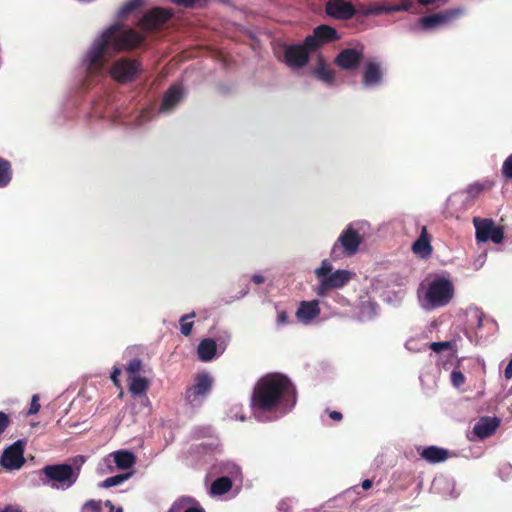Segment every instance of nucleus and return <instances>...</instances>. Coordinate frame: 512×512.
<instances>
[{"label":"nucleus","mask_w":512,"mask_h":512,"mask_svg":"<svg viewBox=\"0 0 512 512\" xmlns=\"http://www.w3.org/2000/svg\"><path fill=\"white\" fill-rule=\"evenodd\" d=\"M329 416L334 421H340L342 419V414L339 411H331Z\"/></svg>","instance_id":"obj_59"},{"label":"nucleus","mask_w":512,"mask_h":512,"mask_svg":"<svg viewBox=\"0 0 512 512\" xmlns=\"http://www.w3.org/2000/svg\"><path fill=\"white\" fill-rule=\"evenodd\" d=\"M426 229H422L421 236L413 243L412 250L414 253L419 254L422 257H427L432 252V247L429 241L425 238Z\"/></svg>","instance_id":"obj_33"},{"label":"nucleus","mask_w":512,"mask_h":512,"mask_svg":"<svg viewBox=\"0 0 512 512\" xmlns=\"http://www.w3.org/2000/svg\"><path fill=\"white\" fill-rule=\"evenodd\" d=\"M193 317H195V312H191V313L185 314V315L181 316L180 319H179V322H180V332L184 336H189L191 334V332H192L193 322L192 321H188V320L193 318Z\"/></svg>","instance_id":"obj_39"},{"label":"nucleus","mask_w":512,"mask_h":512,"mask_svg":"<svg viewBox=\"0 0 512 512\" xmlns=\"http://www.w3.org/2000/svg\"><path fill=\"white\" fill-rule=\"evenodd\" d=\"M0 512H21L18 506L15 505H7L3 509H0Z\"/></svg>","instance_id":"obj_56"},{"label":"nucleus","mask_w":512,"mask_h":512,"mask_svg":"<svg viewBox=\"0 0 512 512\" xmlns=\"http://www.w3.org/2000/svg\"><path fill=\"white\" fill-rule=\"evenodd\" d=\"M499 420L496 417H482L474 425L473 432L480 439L491 436L499 426Z\"/></svg>","instance_id":"obj_24"},{"label":"nucleus","mask_w":512,"mask_h":512,"mask_svg":"<svg viewBox=\"0 0 512 512\" xmlns=\"http://www.w3.org/2000/svg\"><path fill=\"white\" fill-rule=\"evenodd\" d=\"M325 13L336 20H349L357 14V10L351 2L344 0H329L325 4Z\"/></svg>","instance_id":"obj_19"},{"label":"nucleus","mask_w":512,"mask_h":512,"mask_svg":"<svg viewBox=\"0 0 512 512\" xmlns=\"http://www.w3.org/2000/svg\"><path fill=\"white\" fill-rule=\"evenodd\" d=\"M143 0H128L117 11L116 17L118 20L125 19L130 13L142 6Z\"/></svg>","instance_id":"obj_36"},{"label":"nucleus","mask_w":512,"mask_h":512,"mask_svg":"<svg viewBox=\"0 0 512 512\" xmlns=\"http://www.w3.org/2000/svg\"><path fill=\"white\" fill-rule=\"evenodd\" d=\"M463 14L461 8H454L445 10L443 12L434 13L431 15L423 16L418 19V23L415 26L410 27V31H431L438 27L448 25Z\"/></svg>","instance_id":"obj_8"},{"label":"nucleus","mask_w":512,"mask_h":512,"mask_svg":"<svg viewBox=\"0 0 512 512\" xmlns=\"http://www.w3.org/2000/svg\"><path fill=\"white\" fill-rule=\"evenodd\" d=\"M231 339L230 334L227 331H223L217 336V347L219 349V355H221L227 348V345Z\"/></svg>","instance_id":"obj_43"},{"label":"nucleus","mask_w":512,"mask_h":512,"mask_svg":"<svg viewBox=\"0 0 512 512\" xmlns=\"http://www.w3.org/2000/svg\"><path fill=\"white\" fill-rule=\"evenodd\" d=\"M389 4L385 3H370L362 6L357 10V14L362 16H379L382 14H389Z\"/></svg>","instance_id":"obj_32"},{"label":"nucleus","mask_w":512,"mask_h":512,"mask_svg":"<svg viewBox=\"0 0 512 512\" xmlns=\"http://www.w3.org/2000/svg\"><path fill=\"white\" fill-rule=\"evenodd\" d=\"M297 392L291 380L280 373L263 376L256 383L250 407L258 422L276 421L295 407Z\"/></svg>","instance_id":"obj_2"},{"label":"nucleus","mask_w":512,"mask_h":512,"mask_svg":"<svg viewBox=\"0 0 512 512\" xmlns=\"http://www.w3.org/2000/svg\"><path fill=\"white\" fill-rule=\"evenodd\" d=\"M10 422L9 416L5 412L0 411V435L9 427Z\"/></svg>","instance_id":"obj_51"},{"label":"nucleus","mask_w":512,"mask_h":512,"mask_svg":"<svg viewBox=\"0 0 512 512\" xmlns=\"http://www.w3.org/2000/svg\"><path fill=\"white\" fill-rule=\"evenodd\" d=\"M102 506L101 500L90 499L82 505L80 512H102Z\"/></svg>","instance_id":"obj_42"},{"label":"nucleus","mask_w":512,"mask_h":512,"mask_svg":"<svg viewBox=\"0 0 512 512\" xmlns=\"http://www.w3.org/2000/svg\"><path fill=\"white\" fill-rule=\"evenodd\" d=\"M485 261H486V254L483 253V254L479 255L477 257V259L473 262L474 268L476 270L480 269L483 266V264L485 263Z\"/></svg>","instance_id":"obj_53"},{"label":"nucleus","mask_w":512,"mask_h":512,"mask_svg":"<svg viewBox=\"0 0 512 512\" xmlns=\"http://www.w3.org/2000/svg\"><path fill=\"white\" fill-rule=\"evenodd\" d=\"M501 172L504 178L512 179V153L504 160Z\"/></svg>","instance_id":"obj_45"},{"label":"nucleus","mask_w":512,"mask_h":512,"mask_svg":"<svg viewBox=\"0 0 512 512\" xmlns=\"http://www.w3.org/2000/svg\"><path fill=\"white\" fill-rule=\"evenodd\" d=\"M451 382L457 388L463 385L465 382L463 373L459 370H453L451 372Z\"/></svg>","instance_id":"obj_47"},{"label":"nucleus","mask_w":512,"mask_h":512,"mask_svg":"<svg viewBox=\"0 0 512 512\" xmlns=\"http://www.w3.org/2000/svg\"><path fill=\"white\" fill-rule=\"evenodd\" d=\"M183 98V90L180 85H172L164 94L159 113L168 114Z\"/></svg>","instance_id":"obj_23"},{"label":"nucleus","mask_w":512,"mask_h":512,"mask_svg":"<svg viewBox=\"0 0 512 512\" xmlns=\"http://www.w3.org/2000/svg\"><path fill=\"white\" fill-rule=\"evenodd\" d=\"M473 222L478 242L492 241L495 244H499L503 241L504 232L502 228L495 225L492 219L474 218Z\"/></svg>","instance_id":"obj_12"},{"label":"nucleus","mask_w":512,"mask_h":512,"mask_svg":"<svg viewBox=\"0 0 512 512\" xmlns=\"http://www.w3.org/2000/svg\"><path fill=\"white\" fill-rule=\"evenodd\" d=\"M40 404H39V396L37 394H34L31 399L30 408L27 412L28 415H33L38 413L40 410Z\"/></svg>","instance_id":"obj_50"},{"label":"nucleus","mask_w":512,"mask_h":512,"mask_svg":"<svg viewBox=\"0 0 512 512\" xmlns=\"http://www.w3.org/2000/svg\"><path fill=\"white\" fill-rule=\"evenodd\" d=\"M144 41V36L131 28H124L114 23L104 29L92 42L83 55L79 74L80 90L68 99L66 109L81 107V113L89 117L104 119L112 124L143 126L153 117L151 110H141L133 119L127 117L126 111L110 103L104 95L106 74V55L109 51L121 52L132 50Z\"/></svg>","instance_id":"obj_1"},{"label":"nucleus","mask_w":512,"mask_h":512,"mask_svg":"<svg viewBox=\"0 0 512 512\" xmlns=\"http://www.w3.org/2000/svg\"><path fill=\"white\" fill-rule=\"evenodd\" d=\"M135 463L136 456L133 452L129 450H117L103 458L99 464V468L103 472H112V464H115L118 469L127 470L133 468Z\"/></svg>","instance_id":"obj_13"},{"label":"nucleus","mask_w":512,"mask_h":512,"mask_svg":"<svg viewBox=\"0 0 512 512\" xmlns=\"http://www.w3.org/2000/svg\"><path fill=\"white\" fill-rule=\"evenodd\" d=\"M379 306L375 302H363L360 306L359 315L362 320H371L378 314Z\"/></svg>","instance_id":"obj_37"},{"label":"nucleus","mask_w":512,"mask_h":512,"mask_svg":"<svg viewBox=\"0 0 512 512\" xmlns=\"http://www.w3.org/2000/svg\"><path fill=\"white\" fill-rule=\"evenodd\" d=\"M427 344L423 343L420 338L412 337L405 342V348L411 352H420L426 348Z\"/></svg>","instance_id":"obj_41"},{"label":"nucleus","mask_w":512,"mask_h":512,"mask_svg":"<svg viewBox=\"0 0 512 512\" xmlns=\"http://www.w3.org/2000/svg\"><path fill=\"white\" fill-rule=\"evenodd\" d=\"M12 167L8 160L0 157V188L8 186L12 180Z\"/></svg>","instance_id":"obj_35"},{"label":"nucleus","mask_w":512,"mask_h":512,"mask_svg":"<svg viewBox=\"0 0 512 512\" xmlns=\"http://www.w3.org/2000/svg\"><path fill=\"white\" fill-rule=\"evenodd\" d=\"M320 314L318 300L302 301L296 311V317L302 324H310Z\"/></svg>","instance_id":"obj_21"},{"label":"nucleus","mask_w":512,"mask_h":512,"mask_svg":"<svg viewBox=\"0 0 512 512\" xmlns=\"http://www.w3.org/2000/svg\"><path fill=\"white\" fill-rule=\"evenodd\" d=\"M485 188V185L483 183H473L467 186L466 193L470 198H476Z\"/></svg>","instance_id":"obj_44"},{"label":"nucleus","mask_w":512,"mask_h":512,"mask_svg":"<svg viewBox=\"0 0 512 512\" xmlns=\"http://www.w3.org/2000/svg\"><path fill=\"white\" fill-rule=\"evenodd\" d=\"M370 224L365 220L351 222L341 232L332 245L330 258L333 261L355 255L364 239L370 232Z\"/></svg>","instance_id":"obj_4"},{"label":"nucleus","mask_w":512,"mask_h":512,"mask_svg":"<svg viewBox=\"0 0 512 512\" xmlns=\"http://www.w3.org/2000/svg\"><path fill=\"white\" fill-rule=\"evenodd\" d=\"M167 512H205V510L193 498L184 496L175 500Z\"/></svg>","instance_id":"obj_27"},{"label":"nucleus","mask_w":512,"mask_h":512,"mask_svg":"<svg viewBox=\"0 0 512 512\" xmlns=\"http://www.w3.org/2000/svg\"><path fill=\"white\" fill-rule=\"evenodd\" d=\"M172 17V11L155 7L147 11L139 21L142 30L150 32L163 26Z\"/></svg>","instance_id":"obj_17"},{"label":"nucleus","mask_w":512,"mask_h":512,"mask_svg":"<svg viewBox=\"0 0 512 512\" xmlns=\"http://www.w3.org/2000/svg\"><path fill=\"white\" fill-rule=\"evenodd\" d=\"M232 485L230 477L220 476L212 482L209 493L211 496H222L231 490Z\"/></svg>","instance_id":"obj_31"},{"label":"nucleus","mask_w":512,"mask_h":512,"mask_svg":"<svg viewBox=\"0 0 512 512\" xmlns=\"http://www.w3.org/2000/svg\"><path fill=\"white\" fill-rule=\"evenodd\" d=\"M361 486H362V488H363L364 490H367V489L371 488V486H372V481H371L370 479H365V480H363V481H362Z\"/></svg>","instance_id":"obj_60"},{"label":"nucleus","mask_w":512,"mask_h":512,"mask_svg":"<svg viewBox=\"0 0 512 512\" xmlns=\"http://www.w3.org/2000/svg\"><path fill=\"white\" fill-rule=\"evenodd\" d=\"M512 475V465L509 463H504L499 468V476L503 480H507Z\"/></svg>","instance_id":"obj_49"},{"label":"nucleus","mask_w":512,"mask_h":512,"mask_svg":"<svg viewBox=\"0 0 512 512\" xmlns=\"http://www.w3.org/2000/svg\"><path fill=\"white\" fill-rule=\"evenodd\" d=\"M317 284L312 287L318 297H326L332 290L343 288L353 276V273L346 269H336L330 260L324 259L314 270Z\"/></svg>","instance_id":"obj_5"},{"label":"nucleus","mask_w":512,"mask_h":512,"mask_svg":"<svg viewBox=\"0 0 512 512\" xmlns=\"http://www.w3.org/2000/svg\"><path fill=\"white\" fill-rule=\"evenodd\" d=\"M228 416L231 419H234V420H239V421H244L245 420V416L243 414L242 406L241 405H233L229 409Z\"/></svg>","instance_id":"obj_46"},{"label":"nucleus","mask_w":512,"mask_h":512,"mask_svg":"<svg viewBox=\"0 0 512 512\" xmlns=\"http://www.w3.org/2000/svg\"><path fill=\"white\" fill-rule=\"evenodd\" d=\"M103 505L109 508V512H123L122 507H115L110 500H106Z\"/></svg>","instance_id":"obj_54"},{"label":"nucleus","mask_w":512,"mask_h":512,"mask_svg":"<svg viewBox=\"0 0 512 512\" xmlns=\"http://www.w3.org/2000/svg\"><path fill=\"white\" fill-rule=\"evenodd\" d=\"M129 380V391L132 395L142 396L146 402H149L146 392L149 388V381L145 377L136 376L128 378Z\"/></svg>","instance_id":"obj_30"},{"label":"nucleus","mask_w":512,"mask_h":512,"mask_svg":"<svg viewBox=\"0 0 512 512\" xmlns=\"http://www.w3.org/2000/svg\"><path fill=\"white\" fill-rule=\"evenodd\" d=\"M86 458L85 456H82V455H79V456H76L74 459H73V465L72 467H79V470L81 469V466L83 465V463L85 462Z\"/></svg>","instance_id":"obj_55"},{"label":"nucleus","mask_w":512,"mask_h":512,"mask_svg":"<svg viewBox=\"0 0 512 512\" xmlns=\"http://www.w3.org/2000/svg\"><path fill=\"white\" fill-rule=\"evenodd\" d=\"M251 280L255 284H262V283H264L265 278L261 274H253L252 277H251Z\"/></svg>","instance_id":"obj_58"},{"label":"nucleus","mask_w":512,"mask_h":512,"mask_svg":"<svg viewBox=\"0 0 512 512\" xmlns=\"http://www.w3.org/2000/svg\"><path fill=\"white\" fill-rule=\"evenodd\" d=\"M141 72V63L130 58H121L117 60L110 69L111 77L120 83L134 81Z\"/></svg>","instance_id":"obj_9"},{"label":"nucleus","mask_w":512,"mask_h":512,"mask_svg":"<svg viewBox=\"0 0 512 512\" xmlns=\"http://www.w3.org/2000/svg\"><path fill=\"white\" fill-rule=\"evenodd\" d=\"M454 297V285L444 276H434L422 281L417 289L419 305L425 311L447 306Z\"/></svg>","instance_id":"obj_3"},{"label":"nucleus","mask_w":512,"mask_h":512,"mask_svg":"<svg viewBox=\"0 0 512 512\" xmlns=\"http://www.w3.org/2000/svg\"><path fill=\"white\" fill-rule=\"evenodd\" d=\"M431 489L437 494L451 498H457L460 494L456 491L454 479L445 475L436 476L432 481Z\"/></svg>","instance_id":"obj_20"},{"label":"nucleus","mask_w":512,"mask_h":512,"mask_svg":"<svg viewBox=\"0 0 512 512\" xmlns=\"http://www.w3.org/2000/svg\"><path fill=\"white\" fill-rule=\"evenodd\" d=\"M121 374V369L118 368V367H114L113 368V371L111 373V380L114 382V383H117L118 381V376Z\"/></svg>","instance_id":"obj_57"},{"label":"nucleus","mask_w":512,"mask_h":512,"mask_svg":"<svg viewBox=\"0 0 512 512\" xmlns=\"http://www.w3.org/2000/svg\"><path fill=\"white\" fill-rule=\"evenodd\" d=\"M25 441L19 439L8 446L2 453L0 465L7 470L20 469L24 463Z\"/></svg>","instance_id":"obj_14"},{"label":"nucleus","mask_w":512,"mask_h":512,"mask_svg":"<svg viewBox=\"0 0 512 512\" xmlns=\"http://www.w3.org/2000/svg\"><path fill=\"white\" fill-rule=\"evenodd\" d=\"M452 347V343L450 341H442V342H432L430 344L431 350L436 353H439L445 349H449Z\"/></svg>","instance_id":"obj_48"},{"label":"nucleus","mask_w":512,"mask_h":512,"mask_svg":"<svg viewBox=\"0 0 512 512\" xmlns=\"http://www.w3.org/2000/svg\"><path fill=\"white\" fill-rule=\"evenodd\" d=\"M339 39L340 35L335 28L322 24L315 27L312 34L305 37L304 44L311 51H316L322 45L337 41Z\"/></svg>","instance_id":"obj_11"},{"label":"nucleus","mask_w":512,"mask_h":512,"mask_svg":"<svg viewBox=\"0 0 512 512\" xmlns=\"http://www.w3.org/2000/svg\"><path fill=\"white\" fill-rule=\"evenodd\" d=\"M473 316L476 319V329H475V336L479 339H485L486 335L483 333V328H488L489 330H493L496 327V322L486 317L483 312L479 309H475L473 312Z\"/></svg>","instance_id":"obj_29"},{"label":"nucleus","mask_w":512,"mask_h":512,"mask_svg":"<svg viewBox=\"0 0 512 512\" xmlns=\"http://www.w3.org/2000/svg\"><path fill=\"white\" fill-rule=\"evenodd\" d=\"M213 471L221 476H228L233 481L241 482L243 479L241 467L232 460H221L213 465Z\"/></svg>","instance_id":"obj_22"},{"label":"nucleus","mask_w":512,"mask_h":512,"mask_svg":"<svg viewBox=\"0 0 512 512\" xmlns=\"http://www.w3.org/2000/svg\"><path fill=\"white\" fill-rule=\"evenodd\" d=\"M277 325L278 326H284V325H287L289 323V317H288V313L286 311H279L277 313Z\"/></svg>","instance_id":"obj_52"},{"label":"nucleus","mask_w":512,"mask_h":512,"mask_svg":"<svg viewBox=\"0 0 512 512\" xmlns=\"http://www.w3.org/2000/svg\"><path fill=\"white\" fill-rule=\"evenodd\" d=\"M248 291H249V289H248V288H247V289L242 290V291L240 292L239 296H237V297H236V299H241V298H243L244 296H246V295L248 294Z\"/></svg>","instance_id":"obj_62"},{"label":"nucleus","mask_w":512,"mask_h":512,"mask_svg":"<svg viewBox=\"0 0 512 512\" xmlns=\"http://www.w3.org/2000/svg\"><path fill=\"white\" fill-rule=\"evenodd\" d=\"M309 52H312L304 42L302 44H292L284 47V62L290 68H302L310 59Z\"/></svg>","instance_id":"obj_16"},{"label":"nucleus","mask_w":512,"mask_h":512,"mask_svg":"<svg viewBox=\"0 0 512 512\" xmlns=\"http://www.w3.org/2000/svg\"><path fill=\"white\" fill-rule=\"evenodd\" d=\"M214 378L208 371H201L194 377L193 384L185 392V400L192 408H199L212 392Z\"/></svg>","instance_id":"obj_7"},{"label":"nucleus","mask_w":512,"mask_h":512,"mask_svg":"<svg viewBox=\"0 0 512 512\" xmlns=\"http://www.w3.org/2000/svg\"><path fill=\"white\" fill-rule=\"evenodd\" d=\"M78 478L79 467L67 463L46 465L39 471L40 484L54 490L66 491Z\"/></svg>","instance_id":"obj_6"},{"label":"nucleus","mask_w":512,"mask_h":512,"mask_svg":"<svg viewBox=\"0 0 512 512\" xmlns=\"http://www.w3.org/2000/svg\"><path fill=\"white\" fill-rule=\"evenodd\" d=\"M413 7H415V3L413 0H400L399 4H389V11L390 13L394 12H408Z\"/></svg>","instance_id":"obj_40"},{"label":"nucleus","mask_w":512,"mask_h":512,"mask_svg":"<svg viewBox=\"0 0 512 512\" xmlns=\"http://www.w3.org/2000/svg\"><path fill=\"white\" fill-rule=\"evenodd\" d=\"M214 429L211 425H199L195 426L191 431V437L193 439H202L208 438L209 440L206 442H202L198 446L192 448L195 449L196 452L207 454L213 451H216L219 447L220 443L217 438H213Z\"/></svg>","instance_id":"obj_18"},{"label":"nucleus","mask_w":512,"mask_h":512,"mask_svg":"<svg viewBox=\"0 0 512 512\" xmlns=\"http://www.w3.org/2000/svg\"><path fill=\"white\" fill-rule=\"evenodd\" d=\"M133 474H134V471L131 470V471H128L125 473H121V474H117V475L108 477L105 480H103L102 482H100L98 484V486L100 488H110V487L118 486V485L124 483L125 481H127L129 478H131L133 476Z\"/></svg>","instance_id":"obj_34"},{"label":"nucleus","mask_w":512,"mask_h":512,"mask_svg":"<svg viewBox=\"0 0 512 512\" xmlns=\"http://www.w3.org/2000/svg\"><path fill=\"white\" fill-rule=\"evenodd\" d=\"M198 358L202 362H210L217 355H219V349L217 347V343L212 338H205L200 341L197 348Z\"/></svg>","instance_id":"obj_25"},{"label":"nucleus","mask_w":512,"mask_h":512,"mask_svg":"<svg viewBox=\"0 0 512 512\" xmlns=\"http://www.w3.org/2000/svg\"><path fill=\"white\" fill-rule=\"evenodd\" d=\"M125 370L128 374V378L140 376L139 373L143 371V362L140 358H133L131 359L126 367Z\"/></svg>","instance_id":"obj_38"},{"label":"nucleus","mask_w":512,"mask_h":512,"mask_svg":"<svg viewBox=\"0 0 512 512\" xmlns=\"http://www.w3.org/2000/svg\"><path fill=\"white\" fill-rule=\"evenodd\" d=\"M364 57V48L359 45L342 49L334 59V63L340 69L352 71L359 67Z\"/></svg>","instance_id":"obj_15"},{"label":"nucleus","mask_w":512,"mask_h":512,"mask_svg":"<svg viewBox=\"0 0 512 512\" xmlns=\"http://www.w3.org/2000/svg\"><path fill=\"white\" fill-rule=\"evenodd\" d=\"M449 455V450L434 445L427 446L420 452V456L432 464L444 462L449 458Z\"/></svg>","instance_id":"obj_26"},{"label":"nucleus","mask_w":512,"mask_h":512,"mask_svg":"<svg viewBox=\"0 0 512 512\" xmlns=\"http://www.w3.org/2000/svg\"><path fill=\"white\" fill-rule=\"evenodd\" d=\"M312 74L321 82L326 85H333L335 83V73L329 70L322 57H318L317 65L312 70Z\"/></svg>","instance_id":"obj_28"},{"label":"nucleus","mask_w":512,"mask_h":512,"mask_svg":"<svg viewBox=\"0 0 512 512\" xmlns=\"http://www.w3.org/2000/svg\"><path fill=\"white\" fill-rule=\"evenodd\" d=\"M420 5L427 6L435 3L437 0H417Z\"/></svg>","instance_id":"obj_61"},{"label":"nucleus","mask_w":512,"mask_h":512,"mask_svg":"<svg viewBox=\"0 0 512 512\" xmlns=\"http://www.w3.org/2000/svg\"><path fill=\"white\" fill-rule=\"evenodd\" d=\"M384 81L382 62L377 58L366 61L362 71L361 84L366 90H374L380 87Z\"/></svg>","instance_id":"obj_10"}]
</instances>
